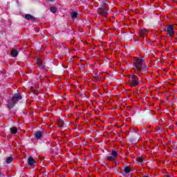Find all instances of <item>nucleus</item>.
Listing matches in <instances>:
<instances>
[{
  "label": "nucleus",
  "mask_w": 177,
  "mask_h": 177,
  "mask_svg": "<svg viewBox=\"0 0 177 177\" xmlns=\"http://www.w3.org/2000/svg\"><path fill=\"white\" fill-rule=\"evenodd\" d=\"M35 164V160L32 157H29L28 159V165H30V167H32Z\"/></svg>",
  "instance_id": "6"
},
{
  "label": "nucleus",
  "mask_w": 177,
  "mask_h": 177,
  "mask_svg": "<svg viewBox=\"0 0 177 177\" xmlns=\"http://www.w3.org/2000/svg\"><path fill=\"white\" fill-rule=\"evenodd\" d=\"M0 176H1V173H0Z\"/></svg>",
  "instance_id": "21"
},
{
  "label": "nucleus",
  "mask_w": 177,
  "mask_h": 177,
  "mask_svg": "<svg viewBox=\"0 0 177 177\" xmlns=\"http://www.w3.org/2000/svg\"><path fill=\"white\" fill-rule=\"evenodd\" d=\"M143 162V159L142 158H138V164H142Z\"/></svg>",
  "instance_id": "18"
},
{
  "label": "nucleus",
  "mask_w": 177,
  "mask_h": 177,
  "mask_svg": "<svg viewBox=\"0 0 177 177\" xmlns=\"http://www.w3.org/2000/svg\"><path fill=\"white\" fill-rule=\"evenodd\" d=\"M39 68H42L44 67V63H42V61L39 62Z\"/></svg>",
  "instance_id": "19"
},
{
  "label": "nucleus",
  "mask_w": 177,
  "mask_h": 177,
  "mask_svg": "<svg viewBox=\"0 0 177 177\" xmlns=\"http://www.w3.org/2000/svg\"><path fill=\"white\" fill-rule=\"evenodd\" d=\"M111 155L114 158L118 157V152L115 150H112Z\"/></svg>",
  "instance_id": "11"
},
{
  "label": "nucleus",
  "mask_w": 177,
  "mask_h": 177,
  "mask_svg": "<svg viewBox=\"0 0 177 177\" xmlns=\"http://www.w3.org/2000/svg\"><path fill=\"white\" fill-rule=\"evenodd\" d=\"M22 97H21V95L19 93L15 94L14 96L8 101L7 107L8 109H13L16 103H17L19 100H21Z\"/></svg>",
  "instance_id": "2"
},
{
  "label": "nucleus",
  "mask_w": 177,
  "mask_h": 177,
  "mask_svg": "<svg viewBox=\"0 0 177 177\" xmlns=\"http://www.w3.org/2000/svg\"><path fill=\"white\" fill-rule=\"evenodd\" d=\"M48 1H50V2H53V0H48Z\"/></svg>",
  "instance_id": "20"
},
{
  "label": "nucleus",
  "mask_w": 177,
  "mask_h": 177,
  "mask_svg": "<svg viewBox=\"0 0 177 177\" xmlns=\"http://www.w3.org/2000/svg\"><path fill=\"white\" fill-rule=\"evenodd\" d=\"M124 172L125 174H129V172H131V167L127 166L124 169H123Z\"/></svg>",
  "instance_id": "12"
},
{
  "label": "nucleus",
  "mask_w": 177,
  "mask_h": 177,
  "mask_svg": "<svg viewBox=\"0 0 177 177\" xmlns=\"http://www.w3.org/2000/svg\"><path fill=\"white\" fill-rule=\"evenodd\" d=\"M50 12H52V13H55L56 12H57V9L56 8V7H51L50 8Z\"/></svg>",
  "instance_id": "16"
},
{
  "label": "nucleus",
  "mask_w": 177,
  "mask_h": 177,
  "mask_svg": "<svg viewBox=\"0 0 177 177\" xmlns=\"http://www.w3.org/2000/svg\"><path fill=\"white\" fill-rule=\"evenodd\" d=\"M57 124H58L59 127H62L64 124V122H63V120H59L57 121Z\"/></svg>",
  "instance_id": "15"
},
{
  "label": "nucleus",
  "mask_w": 177,
  "mask_h": 177,
  "mask_svg": "<svg viewBox=\"0 0 177 177\" xmlns=\"http://www.w3.org/2000/svg\"><path fill=\"white\" fill-rule=\"evenodd\" d=\"M99 12L101 15H103V16H106V15H107V10L104 8L100 9Z\"/></svg>",
  "instance_id": "9"
},
{
  "label": "nucleus",
  "mask_w": 177,
  "mask_h": 177,
  "mask_svg": "<svg viewBox=\"0 0 177 177\" xmlns=\"http://www.w3.org/2000/svg\"><path fill=\"white\" fill-rule=\"evenodd\" d=\"M166 31H167L169 37H170V38H172V37H174V35H175V30L174 29V25H172V24L169 25L167 26V29Z\"/></svg>",
  "instance_id": "4"
},
{
  "label": "nucleus",
  "mask_w": 177,
  "mask_h": 177,
  "mask_svg": "<svg viewBox=\"0 0 177 177\" xmlns=\"http://www.w3.org/2000/svg\"><path fill=\"white\" fill-rule=\"evenodd\" d=\"M133 64L135 73L138 75V77H142V74H145L148 70L147 66H146L144 59H138L134 61Z\"/></svg>",
  "instance_id": "1"
},
{
  "label": "nucleus",
  "mask_w": 177,
  "mask_h": 177,
  "mask_svg": "<svg viewBox=\"0 0 177 177\" xmlns=\"http://www.w3.org/2000/svg\"><path fill=\"white\" fill-rule=\"evenodd\" d=\"M25 19H26V20H35L34 17L30 14H26L25 15Z\"/></svg>",
  "instance_id": "8"
},
{
  "label": "nucleus",
  "mask_w": 177,
  "mask_h": 177,
  "mask_svg": "<svg viewBox=\"0 0 177 177\" xmlns=\"http://www.w3.org/2000/svg\"><path fill=\"white\" fill-rule=\"evenodd\" d=\"M19 55V52L16 49H12L11 50V56L12 57H16Z\"/></svg>",
  "instance_id": "7"
},
{
  "label": "nucleus",
  "mask_w": 177,
  "mask_h": 177,
  "mask_svg": "<svg viewBox=\"0 0 177 177\" xmlns=\"http://www.w3.org/2000/svg\"><path fill=\"white\" fill-rule=\"evenodd\" d=\"M11 161H13V158L12 157H8L6 160L7 164H10Z\"/></svg>",
  "instance_id": "17"
},
{
  "label": "nucleus",
  "mask_w": 177,
  "mask_h": 177,
  "mask_svg": "<svg viewBox=\"0 0 177 177\" xmlns=\"http://www.w3.org/2000/svg\"><path fill=\"white\" fill-rule=\"evenodd\" d=\"M10 130L11 133H13L14 135L17 133V129L15 127H11Z\"/></svg>",
  "instance_id": "10"
},
{
  "label": "nucleus",
  "mask_w": 177,
  "mask_h": 177,
  "mask_svg": "<svg viewBox=\"0 0 177 177\" xmlns=\"http://www.w3.org/2000/svg\"><path fill=\"white\" fill-rule=\"evenodd\" d=\"M106 160H108V161H115V158H114V156L113 157L111 156H107Z\"/></svg>",
  "instance_id": "13"
},
{
  "label": "nucleus",
  "mask_w": 177,
  "mask_h": 177,
  "mask_svg": "<svg viewBox=\"0 0 177 177\" xmlns=\"http://www.w3.org/2000/svg\"><path fill=\"white\" fill-rule=\"evenodd\" d=\"M129 85L130 86H138L139 85V77L134 74L129 75Z\"/></svg>",
  "instance_id": "3"
},
{
  "label": "nucleus",
  "mask_w": 177,
  "mask_h": 177,
  "mask_svg": "<svg viewBox=\"0 0 177 177\" xmlns=\"http://www.w3.org/2000/svg\"><path fill=\"white\" fill-rule=\"evenodd\" d=\"M44 135V131H36L35 133V137L36 139H41Z\"/></svg>",
  "instance_id": "5"
},
{
  "label": "nucleus",
  "mask_w": 177,
  "mask_h": 177,
  "mask_svg": "<svg viewBox=\"0 0 177 177\" xmlns=\"http://www.w3.org/2000/svg\"><path fill=\"white\" fill-rule=\"evenodd\" d=\"M72 19H77V16H78V13L73 12L71 14Z\"/></svg>",
  "instance_id": "14"
}]
</instances>
